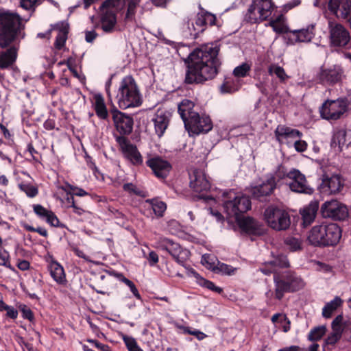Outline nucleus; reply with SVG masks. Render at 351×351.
Instances as JSON below:
<instances>
[{"mask_svg":"<svg viewBox=\"0 0 351 351\" xmlns=\"http://www.w3.org/2000/svg\"><path fill=\"white\" fill-rule=\"evenodd\" d=\"M125 5V0H106L101 6V28L105 33H112L117 25V14Z\"/></svg>","mask_w":351,"mask_h":351,"instance_id":"obj_9","label":"nucleus"},{"mask_svg":"<svg viewBox=\"0 0 351 351\" xmlns=\"http://www.w3.org/2000/svg\"><path fill=\"white\" fill-rule=\"evenodd\" d=\"M123 340L128 351H143L134 337L125 335L123 337Z\"/></svg>","mask_w":351,"mask_h":351,"instance_id":"obj_47","label":"nucleus"},{"mask_svg":"<svg viewBox=\"0 0 351 351\" xmlns=\"http://www.w3.org/2000/svg\"><path fill=\"white\" fill-rule=\"evenodd\" d=\"M274 134L278 142H281L283 139L287 138H301L303 136L300 130L287 127L285 125H278L274 131Z\"/></svg>","mask_w":351,"mask_h":351,"instance_id":"obj_28","label":"nucleus"},{"mask_svg":"<svg viewBox=\"0 0 351 351\" xmlns=\"http://www.w3.org/2000/svg\"><path fill=\"white\" fill-rule=\"evenodd\" d=\"M274 284V298L280 301L285 293H295L305 286L303 278L296 272L291 270L282 271L273 278Z\"/></svg>","mask_w":351,"mask_h":351,"instance_id":"obj_5","label":"nucleus"},{"mask_svg":"<svg viewBox=\"0 0 351 351\" xmlns=\"http://www.w3.org/2000/svg\"><path fill=\"white\" fill-rule=\"evenodd\" d=\"M198 285L204 288H206L219 294H221L223 292V290L221 287L216 286L213 282L204 278H200V281H199Z\"/></svg>","mask_w":351,"mask_h":351,"instance_id":"obj_44","label":"nucleus"},{"mask_svg":"<svg viewBox=\"0 0 351 351\" xmlns=\"http://www.w3.org/2000/svg\"><path fill=\"white\" fill-rule=\"evenodd\" d=\"M195 104L189 99H183L178 105V112L184 121H189L190 118L197 112L194 110Z\"/></svg>","mask_w":351,"mask_h":351,"instance_id":"obj_32","label":"nucleus"},{"mask_svg":"<svg viewBox=\"0 0 351 351\" xmlns=\"http://www.w3.org/2000/svg\"><path fill=\"white\" fill-rule=\"evenodd\" d=\"M146 258L148 260L150 266H154L159 261L158 255L154 251H151Z\"/></svg>","mask_w":351,"mask_h":351,"instance_id":"obj_62","label":"nucleus"},{"mask_svg":"<svg viewBox=\"0 0 351 351\" xmlns=\"http://www.w3.org/2000/svg\"><path fill=\"white\" fill-rule=\"evenodd\" d=\"M289 179L291 180L289 186L291 191L306 195L313 193L314 189L308 184L306 176L298 169L292 168Z\"/></svg>","mask_w":351,"mask_h":351,"instance_id":"obj_17","label":"nucleus"},{"mask_svg":"<svg viewBox=\"0 0 351 351\" xmlns=\"http://www.w3.org/2000/svg\"><path fill=\"white\" fill-rule=\"evenodd\" d=\"M269 75H276L281 82H285L289 76L285 73V69L278 64H271L268 68Z\"/></svg>","mask_w":351,"mask_h":351,"instance_id":"obj_38","label":"nucleus"},{"mask_svg":"<svg viewBox=\"0 0 351 351\" xmlns=\"http://www.w3.org/2000/svg\"><path fill=\"white\" fill-rule=\"evenodd\" d=\"M93 97L95 100L93 108L96 115L101 120H107L109 117V112L103 96L98 93L95 94Z\"/></svg>","mask_w":351,"mask_h":351,"instance_id":"obj_31","label":"nucleus"},{"mask_svg":"<svg viewBox=\"0 0 351 351\" xmlns=\"http://www.w3.org/2000/svg\"><path fill=\"white\" fill-rule=\"evenodd\" d=\"M160 248L162 250L167 252L179 265L184 266L189 252L183 250L179 243L165 239L160 245Z\"/></svg>","mask_w":351,"mask_h":351,"instance_id":"obj_20","label":"nucleus"},{"mask_svg":"<svg viewBox=\"0 0 351 351\" xmlns=\"http://www.w3.org/2000/svg\"><path fill=\"white\" fill-rule=\"evenodd\" d=\"M315 27L313 25L308 26L306 29L291 31L294 38L285 36V39L288 40V43L293 44L296 42H306L311 41L315 35Z\"/></svg>","mask_w":351,"mask_h":351,"instance_id":"obj_26","label":"nucleus"},{"mask_svg":"<svg viewBox=\"0 0 351 351\" xmlns=\"http://www.w3.org/2000/svg\"><path fill=\"white\" fill-rule=\"evenodd\" d=\"M285 243L292 251H296L301 249V243L297 238L293 237H287L285 240Z\"/></svg>","mask_w":351,"mask_h":351,"instance_id":"obj_51","label":"nucleus"},{"mask_svg":"<svg viewBox=\"0 0 351 351\" xmlns=\"http://www.w3.org/2000/svg\"><path fill=\"white\" fill-rule=\"evenodd\" d=\"M190 187L197 193L207 192L211 184L206 174L201 170L195 169L190 176Z\"/></svg>","mask_w":351,"mask_h":351,"instance_id":"obj_23","label":"nucleus"},{"mask_svg":"<svg viewBox=\"0 0 351 351\" xmlns=\"http://www.w3.org/2000/svg\"><path fill=\"white\" fill-rule=\"evenodd\" d=\"M240 88L239 82L232 78H226L220 86L221 93L232 94L238 91Z\"/></svg>","mask_w":351,"mask_h":351,"instance_id":"obj_35","label":"nucleus"},{"mask_svg":"<svg viewBox=\"0 0 351 351\" xmlns=\"http://www.w3.org/2000/svg\"><path fill=\"white\" fill-rule=\"evenodd\" d=\"M47 223L53 227L64 228L65 226L60 222L59 219L53 211H50L45 218Z\"/></svg>","mask_w":351,"mask_h":351,"instance_id":"obj_50","label":"nucleus"},{"mask_svg":"<svg viewBox=\"0 0 351 351\" xmlns=\"http://www.w3.org/2000/svg\"><path fill=\"white\" fill-rule=\"evenodd\" d=\"M259 271L265 276L273 274V277L276 274H280L282 271H279L272 261L265 262L259 268Z\"/></svg>","mask_w":351,"mask_h":351,"instance_id":"obj_39","label":"nucleus"},{"mask_svg":"<svg viewBox=\"0 0 351 351\" xmlns=\"http://www.w3.org/2000/svg\"><path fill=\"white\" fill-rule=\"evenodd\" d=\"M213 25H218L216 16L207 11H202L197 13L193 20L186 22V27L183 30V34L188 39L196 40L201 36L208 26Z\"/></svg>","mask_w":351,"mask_h":351,"instance_id":"obj_8","label":"nucleus"},{"mask_svg":"<svg viewBox=\"0 0 351 351\" xmlns=\"http://www.w3.org/2000/svg\"><path fill=\"white\" fill-rule=\"evenodd\" d=\"M342 304V300L339 297H335L330 302H328L322 309V315L325 318H330L332 313Z\"/></svg>","mask_w":351,"mask_h":351,"instance_id":"obj_36","label":"nucleus"},{"mask_svg":"<svg viewBox=\"0 0 351 351\" xmlns=\"http://www.w3.org/2000/svg\"><path fill=\"white\" fill-rule=\"evenodd\" d=\"M291 173V169L288 170L287 168L283 165H279L275 171L274 176L275 181L276 179L278 181L284 180L285 178H289V174Z\"/></svg>","mask_w":351,"mask_h":351,"instance_id":"obj_46","label":"nucleus"},{"mask_svg":"<svg viewBox=\"0 0 351 351\" xmlns=\"http://www.w3.org/2000/svg\"><path fill=\"white\" fill-rule=\"evenodd\" d=\"M263 218L267 226L276 231L287 230L291 226L290 215L281 204L268 206L264 210Z\"/></svg>","mask_w":351,"mask_h":351,"instance_id":"obj_7","label":"nucleus"},{"mask_svg":"<svg viewBox=\"0 0 351 351\" xmlns=\"http://www.w3.org/2000/svg\"><path fill=\"white\" fill-rule=\"evenodd\" d=\"M0 265L4 266L12 271H16L14 267L10 264V255L6 251H4L3 253L0 252Z\"/></svg>","mask_w":351,"mask_h":351,"instance_id":"obj_52","label":"nucleus"},{"mask_svg":"<svg viewBox=\"0 0 351 351\" xmlns=\"http://www.w3.org/2000/svg\"><path fill=\"white\" fill-rule=\"evenodd\" d=\"M275 7L272 0H252L245 15L244 20L250 24L260 23L267 21Z\"/></svg>","mask_w":351,"mask_h":351,"instance_id":"obj_10","label":"nucleus"},{"mask_svg":"<svg viewBox=\"0 0 351 351\" xmlns=\"http://www.w3.org/2000/svg\"><path fill=\"white\" fill-rule=\"evenodd\" d=\"M277 183L274 176H270L265 182L261 184L252 186L250 193L252 197L260 202H265L276 188Z\"/></svg>","mask_w":351,"mask_h":351,"instance_id":"obj_18","label":"nucleus"},{"mask_svg":"<svg viewBox=\"0 0 351 351\" xmlns=\"http://www.w3.org/2000/svg\"><path fill=\"white\" fill-rule=\"evenodd\" d=\"M250 69V66L247 63L244 62L234 68L233 75L236 77H245L249 75Z\"/></svg>","mask_w":351,"mask_h":351,"instance_id":"obj_43","label":"nucleus"},{"mask_svg":"<svg viewBox=\"0 0 351 351\" xmlns=\"http://www.w3.org/2000/svg\"><path fill=\"white\" fill-rule=\"evenodd\" d=\"M17 57V51L14 47H11L6 51L0 53V68L6 69L13 64Z\"/></svg>","mask_w":351,"mask_h":351,"instance_id":"obj_33","label":"nucleus"},{"mask_svg":"<svg viewBox=\"0 0 351 351\" xmlns=\"http://www.w3.org/2000/svg\"><path fill=\"white\" fill-rule=\"evenodd\" d=\"M328 11L337 18L346 20L351 13V0H329Z\"/></svg>","mask_w":351,"mask_h":351,"instance_id":"obj_22","label":"nucleus"},{"mask_svg":"<svg viewBox=\"0 0 351 351\" xmlns=\"http://www.w3.org/2000/svg\"><path fill=\"white\" fill-rule=\"evenodd\" d=\"M272 261L278 270L280 268H288L290 267L287 256L284 254L278 255Z\"/></svg>","mask_w":351,"mask_h":351,"instance_id":"obj_49","label":"nucleus"},{"mask_svg":"<svg viewBox=\"0 0 351 351\" xmlns=\"http://www.w3.org/2000/svg\"><path fill=\"white\" fill-rule=\"evenodd\" d=\"M33 209L35 214L40 219H45L51 210H47L40 204H34Z\"/></svg>","mask_w":351,"mask_h":351,"instance_id":"obj_55","label":"nucleus"},{"mask_svg":"<svg viewBox=\"0 0 351 351\" xmlns=\"http://www.w3.org/2000/svg\"><path fill=\"white\" fill-rule=\"evenodd\" d=\"M145 163L158 178H166L172 169L170 162L160 156L152 157Z\"/></svg>","mask_w":351,"mask_h":351,"instance_id":"obj_21","label":"nucleus"},{"mask_svg":"<svg viewBox=\"0 0 351 351\" xmlns=\"http://www.w3.org/2000/svg\"><path fill=\"white\" fill-rule=\"evenodd\" d=\"M183 332L184 334H189L195 337L199 341L203 340L207 337V335L203 332L196 329H192L190 327H184Z\"/></svg>","mask_w":351,"mask_h":351,"instance_id":"obj_53","label":"nucleus"},{"mask_svg":"<svg viewBox=\"0 0 351 351\" xmlns=\"http://www.w3.org/2000/svg\"><path fill=\"white\" fill-rule=\"evenodd\" d=\"M344 70L340 65L321 68L317 75L319 83L324 86H333L340 83L344 77Z\"/></svg>","mask_w":351,"mask_h":351,"instance_id":"obj_16","label":"nucleus"},{"mask_svg":"<svg viewBox=\"0 0 351 351\" xmlns=\"http://www.w3.org/2000/svg\"><path fill=\"white\" fill-rule=\"evenodd\" d=\"M343 186V180L341 176L335 174L329 177L324 175L319 185V191L325 195H335L339 193Z\"/></svg>","mask_w":351,"mask_h":351,"instance_id":"obj_19","label":"nucleus"},{"mask_svg":"<svg viewBox=\"0 0 351 351\" xmlns=\"http://www.w3.org/2000/svg\"><path fill=\"white\" fill-rule=\"evenodd\" d=\"M138 0H130L128 5V9L125 16V21H132L134 19L136 9Z\"/></svg>","mask_w":351,"mask_h":351,"instance_id":"obj_45","label":"nucleus"},{"mask_svg":"<svg viewBox=\"0 0 351 351\" xmlns=\"http://www.w3.org/2000/svg\"><path fill=\"white\" fill-rule=\"evenodd\" d=\"M350 101L346 97L326 100L319 108L321 117L328 121L339 119L349 109Z\"/></svg>","mask_w":351,"mask_h":351,"instance_id":"obj_11","label":"nucleus"},{"mask_svg":"<svg viewBox=\"0 0 351 351\" xmlns=\"http://www.w3.org/2000/svg\"><path fill=\"white\" fill-rule=\"evenodd\" d=\"M326 328L324 326H317L311 329L308 335V339L311 341H316L322 338L325 335Z\"/></svg>","mask_w":351,"mask_h":351,"instance_id":"obj_42","label":"nucleus"},{"mask_svg":"<svg viewBox=\"0 0 351 351\" xmlns=\"http://www.w3.org/2000/svg\"><path fill=\"white\" fill-rule=\"evenodd\" d=\"M112 121L116 130L120 134L116 136H126L132 133L134 120L130 115L123 113Z\"/></svg>","mask_w":351,"mask_h":351,"instance_id":"obj_24","label":"nucleus"},{"mask_svg":"<svg viewBox=\"0 0 351 351\" xmlns=\"http://www.w3.org/2000/svg\"><path fill=\"white\" fill-rule=\"evenodd\" d=\"M41 3L42 0H20V6L25 10L34 12Z\"/></svg>","mask_w":351,"mask_h":351,"instance_id":"obj_48","label":"nucleus"},{"mask_svg":"<svg viewBox=\"0 0 351 351\" xmlns=\"http://www.w3.org/2000/svg\"><path fill=\"white\" fill-rule=\"evenodd\" d=\"M24 25L21 17L16 13H0V47L5 48L20 36Z\"/></svg>","mask_w":351,"mask_h":351,"instance_id":"obj_4","label":"nucleus"},{"mask_svg":"<svg viewBox=\"0 0 351 351\" xmlns=\"http://www.w3.org/2000/svg\"><path fill=\"white\" fill-rule=\"evenodd\" d=\"M108 210L109 212V215H110L112 217L117 219H121L123 221L125 215L123 213H122V212L119 211L118 209L112 206H109Z\"/></svg>","mask_w":351,"mask_h":351,"instance_id":"obj_60","label":"nucleus"},{"mask_svg":"<svg viewBox=\"0 0 351 351\" xmlns=\"http://www.w3.org/2000/svg\"><path fill=\"white\" fill-rule=\"evenodd\" d=\"M321 213L324 218L335 221H344L348 217V209L337 200L324 202L321 206Z\"/></svg>","mask_w":351,"mask_h":351,"instance_id":"obj_14","label":"nucleus"},{"mask_svg":"<svg viewBox=\"0 0 351 351\" xmlns=\"http://www.w3.org/2000/svg\"><path fill=\"white\" fill-rule=\"evenodd\" d=\"M123 191L130 193L139 196H143V192L138 189L134 184L132 183H125L123 185Z\"/></svg>","mask_w":351,"mask_h":351,"instance_id":"obj_54","label":"nucleus"},{"mask_svg":"<svg viewBox=\"0 0 351 351\" xmlns=\"http://www.w3.org/2000/svg\"><path fill=\"white\" fill-rule=\"evenodd\" d=\"M184 126L189 132L195 134L208 133L213 129V122L209 116H200L197 112L193 114L189 121H185Z\"/></svg>","mask_w":351,"mask_h":351,"instance_id":"obj_15","label":"nucleus"},{"mask_svg":"<svg viewBox=\"0 0 351 351\" xmlns=\"http://www.w3.org/2000/svg\"><path fill=\"white\" fill-rule=\"evenodd\" d=\"M66 39L67 36H65V33L58 34L54 43L55 47L58 50L62 49L65 45Z\"/></svg>","mask_w":351,"mask_h":351,"instance_id":"obj_57","label":"nucleus"},{"mask_svg":"<svg viewBox=\"0 0 351 351\" xmlns=\"http://www.w3.org/2000/svg\"><path fill=\"white\" fill-rule=\"evenodd\" d=\"M339 331H335V332L331 333L326 339V343L330 345H333L338 341L340 339Z\"/></svg>","mask_w":351,"mask_h":351,"instance_id":"obj_63","label":"nucleus"},{"mask_svg":"<svg viewBox=\"0 0 351 351\" xmlns=\"http://www.w3.org/2000/svg\"><path fill=\"white\" fill-rule=\"evenodd\" d=\"M54 29H58V34L65 33V36H67L69 33V24L65 22H60L54 25Z\"/></svg>","mask_w":351,"mask_h":351,"instance_id":"obj_59","label":"nucleus"},{"mask_svg":"<svg viewBox=\"0 0 351 351\" xmlns=\"http://www.w3.org/2000/svg\"><path fill=\"white\" fill-rule=\"evenodd\" d=\"M319 209V202L311 201L306 206L300 210L302 216V224L304 227L309 226L315 219Z\"/></svg>","mask_w":351,"mask_h":351,"instance_id":"obj_27","label":"nucleus"},{"mask_svg":"<svg viewBox=\"0 0 351 351\" xmlns=\"http://www.w3.org/2000/svg\"><path fill=\"white\" fill-rule=\"evenodd\" d=\"M219 50V47L214 43L202 45L194 49L185 60L184 82L187 84H204L215 79L221 65L218 58Z\"/></svg>","mask_w":351,"mask_h":351,"instance_id":"obj_1","label":"nucleus"},{"mask_svg":"<svg viewBox=\"0 0 351 351\" xmlns=\"http://www.w3.org/2000/svg\"><path fill=\"white\" fill-rule=\"evenodd\" d=\"M230 199L223 202V208L227 215L234 217L241 231L248 235L262 236L265 233V228L263 223L252 217L239 218V215L246 213L251 208V201L245 195H236L234 192L224 193Z\"/></svg>","mask_w":351,"mask_h":351,"instance_id":"obj_2","label":"nucleus"},{"mask_svg":"<svg viewBox=\"0 0 351 351\" xmlns=\"http://www.w3.org/2000/svg\"><path fill=\"white\" fill-rule=\"evenodd\" d=\"M145 202L150 205L156 217H162L164 216V213L167 210V204L165 202L160 200L158 197L147 199Z\"/></svg>","mask_w":351,"mask_h":351,"instance_id":"obj_34","label":"nucleus"},{"mask_svg":"<svg viewBox=\"0 0 351 351\" xmlns=\"http://www.w3.org/2000/svg\"><path fill=\"white\" fill-rule=\"evenodd\" d=\"M171 113L167 110H158L152 121L154 125L156 134L161 137L169 124Z\"/></svg>","mask_w":351,"mask_h":351,"instance_id":"obj_25","label":"nucleus"},{"mask_svg":"<svg viewBox=\"0 0 351 351\" xmlns=\"http://www.w3.org/2000/svg\"><path fill=\"white\" fill-rule=\"evenodd\" d=\"M286 21L287 19L284 14H280L275 18L271 17L267 25L271 27L276 34H285L291 32L286 23Z\"/></svg>","mask_w":351,"mask_h":351,"instance_id":"obj_30","label":"nucleus"},{"mask_svg":"<svg viewBox=\"0 0 351 351\" xmlns=\"http://www.w3.org/2000/svg\"><path fill=\"white\" fill-rule=\"evenodd\" d=\"M48 269L51 278L58 285H65L66 282V275L63 267L56 261H51L49 264Z\"/></svg>","mask_w":351,"mask_h":351,"instance_id":"obj_29","label":"nucleus"},{"mask_svg":"<svg viewBox=\"0 0 351 351\" xmlns=\"http://www.w3.org/2000/svg\"><path fill=\"white\" fill-rule=\"evenodd\" d=\"M346 144V131L343 129L337 130L332 138L331 146L338 147L340 150Z\"/></svg>","mask_w":351,"mask_h":351,"instance_id":"obj_37","label":"nucleus"},{"mask_svg":"<svg viewBox=\"0 0 351 351\" xmlns=\"http://www.w3.org/2000/svg\"><path fill=\"white\" fill-rule=\"evenodd\" d=\"M114 137L123 158L133 166H141L143 163V158L136 145L132 143L126 136Z\"/></svg>","mask_w":351,"mask_h":351,"instance_id":"obj_12","label":"nucleus"},{"mask_svg":"<svg viewBox=\"0 0 351 351\" xmlns=\"http://www.w3.org/2000/svg\"><path fill=\"white\" fill-rule=\"evenodd\" d=\"M330 44L332 47L345 48L350 41L348 30L335 21L328 22Z\"/></svg>","mask_w":351,"mask_h":351,"instance_id":"obj_13","label":"nucleus"},{"mask_svg":"<svg viewBox=\"0 0 351 351\" xmlns=\"http://www.w3.org/2000/svg\"><path fill=\"white\" fill-rule=\"evenodd\" d=\"M117 97L121 108L141 106V95L136 81L132 75H127L122 79Z\"/></svg>","mask_w":351,"mask_h":351,"instance_id":"obj_6","label":"nucleus"},{"mask_svg":"<svg viewBox=\"0 0 351 351\" xmlns=\"http://www.w3.org/2000/svg\"><path fill=\"white\" fill-rule=\"evenodd\" d=\"M301 3V0H291L283 5L282 10L287 12L293 8L298 6Z\"/></svg>","mask_w":351,"mask_h":351,"instance_id":"obj_64","label":"nucleus"},{"mask_svg":"<svg viewBox=\"0 0 351 351\" xmlns=\"http://www.w3.org/2000/svg\"><path fill=\"white\" fill-rule=\"evenodd\" d=\"M342 237L341 228L335 223L323 222L312 227L307 237L309 243L315 247H335Z\"/></svg>","mask_w":351,"mask_h":351,"instance_id":"obj_3","label":"nucleus"},{"mask_svg":"<svg viewBox=\"0 0 351 351\" xmlns=\"http://www.w3.org/2000/svg\"><path fill=\"white\" fill-rule=\"evenodd\" d=\"M307 147V143L303 140H298L294 143V148L298 152H303L306 151Z\"/></svg>","mask_w":351,"mask_h":351,"instance_id":"obj_61","label":"nucleus"},{"mask_svg":"<svg viewBox=\"0 0 351 351\" xmlns=\"http://www.w3.org/2000/svg\"><path fill=\"white\" fill-rule=\"evenodd\" d=\"M86 341L88 342L92 343L93 345H94V346L95 348H97V349H99L100 351H110V350H112L111 348L108 345L103 344L96 339H87Z\"/></svg>","mask_w":351,"mask_h":351,"instance_id":"obj_58","label":"nucleus"},{"mask_svg":"<svg viewBox=\"0 0 351 351\" xmlns=\"http://www.w3.org/2000/svg\"><path fill=\"white\" fill-rule=\"evenodd\" d=\"M122 282L125 284L130 288L131 292L133 293V295L137 300H142L141 296L137 288L136 287V285H134V283L132 281H131L130 280L125 278H124V280Z\"/></svg>","mask_w":351,"mask_h":351,"instance_id":"obj_56","label":"nucleus"},{"mask_svg":"<svg viewBox=\"0 0 351 351\" xmlns=\"http://www.w3.org/2000/svg\"><path fill=\"white\" fill-rule=\"evenodd\" d=\"M19 309L21 313L22 317L24 319H27L30 322V325H34L36 324V318L34 317V313L32 311V309L24 304H21L19 306Z\"/></svg>","mask_w":351,"mask_h":351,"instance_id":"obj_41","label":"nucleus"},{"mask_svg":"<svg viewBox=\"0 0 351 351\" xmlns=\"http://www.w3.org/2000/svg\"><path fill=\"white\" fill-rule=\"evenodd\" d=\"M19 189L29 197H35L38 194V189L30 183L21 182L19 184Z\"/></svg>","mask_w":351,"mask_h":351,"instance_id":"obj_40","label":"nucleus"}]
</instances>
